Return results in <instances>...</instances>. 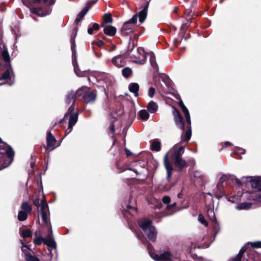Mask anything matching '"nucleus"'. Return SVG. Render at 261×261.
Here are the masks:
<instances>
[{
  "label": "nucleus",
  "mask_w": 261,
  "mask_h": 261,
  "mask_svg": "<svg viewBox=\"0 0 261 261\" xmlns=\"http://www.w3.org/2000/svg\"><path fill=\"white\" fill-rule=\"evenodd\" d=\"M184 152L183 146L174 147L172 149L167 152L164 159V164L167 171V178L169 179L172 174L173 168L168 160V156L172 154L171 159L175 166L179 169H182L187 165V162L182 158V155Z\"/></svg>",
  "instance_id": "nucleus-1"
},
{
  "label": "nucleus",
  "mask_w": 261,
  "mask_h": 261,
  "mask_svg": "<svg viewBox=\"0 0 261 261\" xmlns=\"http://www.w3.org/2000/svg\"><path fill=\"white\" fill-rule=\"evenodd\" d=\"M147 9L148 7L145 6L138 14L134 15L130 20L123 23L121 29V33L122 35L127 36L134 31V25L137 21L138 18L141 23L144 21L147 14Z\"/></svg>",
  "instance_id": "nucleus-2"
},
{
  "label": "nucleus",
  "mask_w": 261,
  "mask_h": 261,
  "mask_svg": "<svg viewBox=\"0 0 261 261\" xmlns=\"http://www.w3.org/2000/svg\"><path fill=\"white\" fill-rule=\"evenodd\" d=\"M0 170L8 166L12 163L14 156V151L6 143L0 138Z\"/></svg>",
  "instance_id": "nucleus-3"
},
{
  "label": "nucleus",
  "mask_w": 261,
  "mask_h": 261,
  "mask_svg": "<svg viewBox=\"0 0 261 261\" xmlns=\"http://www.w3.org/2000/svg\"><path fill=\"white\" fill-rule=\"evenodd\" d=\"M11 71L10 66V57L8 50L4 48L0 49V72H2V76L0 80H7L10 77ZM3 85L0 83V86Z\"/></svg>",
  "instance_id": "nucleus-4"
},
{
  "label": "nucleus",
  "mask_w": 261,
  "mask_h": 261,
  "mask_svg": "<svg viewBox=\"0 0 261 261\" xmlns=\"http://www.w3.org/2000/svg\"><path fill=\"white\" fill-rule=\"evenodd\" d=\"M34 204L40 210L41 218L46 226L48 227L49 230L51 232V226L49 220V211L48 206L44 197L40 202L38 199L34 200Z\"/></svg>",
  "instance_id": "nucleus-5"
},
{
  "label": "nucleus",
  "mask_w": 261,
  "mask_h": 261,
  "mask_svg": "<svg viewBox=\"0 0 261 261\" xmlns=\"http://www.w3.org/2000/svg\"><path fill=\"white\" fill-rule=\"evenodd\" d=\"M138 223L140 227L147 236L148 238L152 241H154L157 232L155 227L152 225L151 221L146 219H141Z\"/></svg>",
  "instance_id": "nucleus-6"
},
{
  "label": "nucleus",
  "mask_w": 261,
  "mask_h": 261,
  "mask_svg": "<svg viewBox=\"0 0 261 261\" xmlns=\"http://www.w3.org/2000/svg\"><path fill=\"white\" fill-rule=\"evenodd\" d=\"M76 94L77 96H82L84 102L86 104L93 103L96 98V93L95 91L86 87L78 89L76 91Z\"/></svg>",
  "instance_id": "nucleus-7"
},
{
  "label": "nucleus",
  "mask_w": 261,
  "mask_h": 261,
  "mask_svg": "<svg viewBox=\"0 0 261 261\" xmlns=\"http://www.w3.org/2000/svg\"><path fill=\"white\" fill-rule=\"evenodd\" d=\"M256 248H261V242L257 241L248 243L246 246L242 247L239 254L235 257L231 258L230 261H240L243 253L246 252L248 254L250 252H255V249Z\"/></svg>",
  "instance_id": "nucleus-8"
},
{
  "label": "nucleus",
  "mask_w": 261,
  "mask_h": 261,
  "mask_svg": "<svg viewBox=\"0 0 261 261\" xmlns=\"http://www.w3.org/2000/svg\"><path fill=\"white\" fill-rule=\"evenodd\" d=\"M74 33H73L71 37V48L72 53V64L74 67V70L75 73L78 76H83L84 75V73L81 72L77 67V61L75 56V38L76 36L77 29L75 28Z\"/></svg>",
  "instance_id": "nucleus-9"
},
{
  "label": "nucleus",
  "mask_w": 261,
  "mask_h": 261,
  "mask_svg": "<svg viewBox=\"0 0 261 261\" xmlns=\"http://www.w3.org/2000/svg\"><path fill=\"white\" fill-rule=\"evenodd\" d=\"M132 61L134 63L143 64L145 63L146 59V55L144 49L142 47H139L134 50L131 55Z\"/></svg>",
  "instance_id": "nucleus-10"
},
{
  "label": "nucleus",
  "mask_w": 261,
  "mask_h": 261,
  "mask_svg": "<svg viewBox=\"0 0 261 261\" xmlns=\"http://www.w3.org/2000/svg\"><path fill=\"white\" fill-rule=\"evenodd\" d=\"M69 117L68 129H72L78 119V114L74 111V106H71L67 113L65 114L63 120L67 119Z\"/></svg>",
  "instance_id": "nucleus-11"
},
{
  "label": "nucleus",
  "mask_w": 261,
  "mask_h": 261,
  "mask_svg": "<svg viewBox=\"0 0 261 261\" xmlns=\"http://www.w3.org/2000/svg\"><path fill=\"white\" fill-rule=\"evenodd\" d=\"M48 229V234L47 237L44 239L42 237H36L34 240V243L35 245H40L43 242L45 244L49 247L55 248L56 247V243L52 239L53 231H51L49 230L48 227L46 226Z\"/></svg>",
  "instance_id": "nucleus-12"
},
{
  "label": "nucleus",
  "mask_w": 261,
  "mask_h": 261,
  "mask_svg": "<svg viewBox=\"0 0 261 261\" xmlns=\"http://www.w3.org/2000/svg\"><path fill=\"white\" fill-rule=\"evenodd\" d=\"M32 209L31 205L28 202H23L20 205V210L17 215V219L20 221L25 220L28 218V215L31 213Z\"/></svg>",
  "instance_id": "nucleus-13"
},
{
  "label": "nucleus",
  "mask_w": 261,
  "mask_h": 261,
  "mask_svg": "<svg viewBox=\"0 0 261 261\" xmlns=\"http://www.w3.org/2000/svg\"><path fill=\"white\" fill-rule=\"evenodd\" d=\"M147 248L150 257L156 261H173L172 256L169 251L165 252L164 253L159 255L151 252L152 246L151 244H147Z\"/></svg>",
  "instance_id": "nucleus-14"
},
{
  "label": "nucleus",
  "mask_w": 261,
  "mask_h": 261,
  "mask_svg": "<svg viewBox=\"0 0 261 261\" xmlns=\"http://www.w3.org/2000/svg\"><path fill=\"white\" fill-rule=\"evenodd\" d=\"M174 120L176 123V125L177 127L181 128L182 130L184 129V122L183 120V118L180 114L179 112L175 109V112L174 113Z\"/></svg>",
  "instance_id": "nucleus-15"
},
{
  "label": "nucleus",
  "mask_w": 261,
  "mask_h": 261,
  "mask_svg": "<svg viewBox=\"0 0 261 261\" xmlns=\"http://www.w3.org/2000/svg\"><path fill=\"white\" fill-rule=\"evenodd\" d=\"M32 11L33 13L43 17L49 14L51 9L50 8H47L45 10H43L42 8H33Z\"/></svg>",
  "instance_id": "nucleus-16"
},
{
  "label": "nucleus",
  "mask_w": 261,
  "mask_h": 261,
  "mask_svg": "<svg viewBox=\"0 0 261 261\" xmlns=\"http://www.w3.org/2000/svg\"><path fill=\"white\" fill-rule=\"evenodd\" d=\"M249 182L252 188L258 191H261V177L250 179Z\"/></svg>",
  "instance_id": "nucleus-17"
},
{
  "label": "nucleus",
  "mask_w": 261,
  "mask_h": 261,
  "mask_svg": "<svg viewBox=\"0 0 261 261\" xmlns=\"http://www.w3.org/2000/svg\"><path fill=\"white\" fill-rule=\"evenodd\" d=\"M112 62L113 64L118 67H122L124 65V59L123 58L120 56H116L114 57L112 60Z\"/></svg>",
  "instance_id": "nucleus-18"
},
{
  "label": "nucleus",
  "mask_w": 261,
  "mask_h": 261,
  "mask_svg": "<svg viewBox=\"0 0 261 261\" xmlns=\"http://www.w3.org/2000/svg\"><path fill=\"white\" fill-rule=\"evenodd\" d=\"M46 141L48 148L54 147L57 142L56 138L50 132L47 133Z\"/></svg>",
  "instance_id": "nucleus-19"
},
{
  "label": "nucleus",
  "mask_w": 261,
  "mask_h": 261,
  "mask_svg": "<svg viewBox=\"0 0 261 261\" xmlns=\"http://www.w3.org/2000/svg\"><path fill=\"white\" fill-rule=\"evenodd\" d=\"M179 105L185 114L187 122L190 124V116L188 109L185 106L182 100L179 101Z\"/></svg>",
  "instance_id": "nucleus-20"
},
{
  "label": "nucleus",
  "mask_w": 261,
  "mask_h": 261,
  "mask_svg": "<svg viewBox=\"0 0 261 261\" xmlns=\"http://www.w3.org/2000/svg\"><path fill=\"white\" fill-rule=\"evenodd\" d=\"M78 97L76 94V92L74 93L73 91H71L69 92L68 95H67L65 101L66 103L67 104H69L71 102H72L71 106H74V101L75 97Z\"/></svg>",
  "instance_id": "nucleus-21"
},
{
  "label": "nucleus",
  "mask_w": 261,
  "mask_h": 261,
  "mask_svg": "<svg viewBox=\"0 0 261 261\" xmlns=\"http://www.w3.org/2000/svg\"><path fill=\"white\" fill-rule=\"evenodd\" d=\"M103 32L105 34L112 36H114L116 33V29L112 25H107L103 29Z\"/></svg>",
  "instance_id": "nucleus-22"
},
{
  "label": "nucleus",
  "mask_w": 261,
  "mask_h": 261,
  "mask_svg": "<svg viewBox=\"0 0 261 261\" xmlns=\"http://www.w3.org/2000/svg\"><path fill=\"white\" fill-rule=\"evenodd\" d=\"M147 109L150 113H155L158 111V106L153 101H150L147 106Z\"/></svg>",
  "instance_id": "nucleus-23"
},
{
  "label": "nucleus",
  "mask_w": 261,
  "mask_h": 261,
  "mask_svg": "<svg viewBox=\"0 0 261 261\" xmlns=\"http://www.w3.org/2000/svg\"><path fill=\"white\" fill-rule=\"evenodd\" d=\"M129 90L130 92L133 93L135 97H138L139 95L138 91L139 89V86L137 83H131L128 86Z\"/></svg>",
  "instance_id": "nucleus-24"
},
{
  "label": "nucleus",
  "mask_w": 261,
  "mask_h": 261,
  "mask_svg": "<svg viewBox=\"0 0 261 261\" xmlns=\"http://www.w3.org/2000/svg\"><path fill=\"white\" fill-rule=\"evenodd\" d=\"M149 57V61L151 66L154 69L158 68V64L156 62L155 55L153 53L150 52L147 55Z\"/></svg>",
  "instance_id": "nucleus-25"
},
{
  "label": "nucleus",
  "mask_w": 261,
  "mask_h": 261,
  "mask_svg": "<svg viewBox=\"0 0 261 261\" xmlns=\"http://www.w3.org/2000/svg\"><path fill=\"white\" fill-rule=\"evenodd\" d=\"M228 179V176L226 175H222L219 179V181L217 185L218 190H219L220 193H223V183L226 181Z\"/></svg>",
  "instance_id": "nucleus-26"
},
{
  "label": "nucleus",
  "mask_w": 261,
  "mask_h": 261,
  "mask_svg": "<svg viewBox=\"0 0 261 261\" xmlns=\"http://www.w3.org/2000/svg\"><path fill=\"white\" fill-rule=\"evenodd\" d=\"M19 234L23 238H30L32 236V232L30 229H20Z\"/></svg>",
  "instance_id": "nucleus-27"
},
{
  "label": "nucleus",
  "mask_w": 261,
  "mask_h": 261,
  "mask_svg": "<svg viewBox=\"0 0 261 261\" xmlns=\"http://www.w3.org/2000/svg\"><path fill=\"white\" fill-rule=\"evenodd\" d=\"M95 2H93V1L88 2L86 4V7L79 14V15L81 16L82 17H83L86 15V14L87 13L89 8L90 7L91 5H93V4H95Z\"/></svg>",
  "instance_id": "nucleus-28"
},
{
  "label": "nucleus",
  "mask_w": 261,
  "mask_h": 261,
  "mask_svg": "<svg viewBox=\"0 0 261 261\" xmlns=\"http://www.w3.org/2000/svg\"><path fill=\"white\" fill-rule=\"evenodd\" d=\"M251 204L249 202H243L237 206L236 208L239 210H248L251 206Z\"/></svg>",
  "instance_id": "nucleus-29"
},
{
  "label": "nucleus",
  "mask_w": 261,
  "mask_h": 261,
  "mask_svg": "<svg viewBox=\"0 0 261 261\" xmlns=\"http://www.w3.org/2000/svg\"><path fill=\"white\" fill-rule=\"evenodd\" d=\"M188 126V129L186 130L184 137V140L185 141H188L191 137V124H190L189 123Z\"/></svg>",
  "instance_id": "nucleus-30"
},
{
  "label": "nucleus",
  "mask_w": 261,
  "mask_h": 261,
  "mask_svg": "<svg viewBox=\"0 0 261 261\" xmlns=\"http://www.w3.org/2000/svg\"><path fill=\"white\" fill-rule=\"evenodd\" d=\"M207 214L208 217L210 218L211 220H212L213 222L216 221V218L213 209L208 208L207 211Z\"/></svg>",
  "instance_id": "nucleus-31"
},
{
  "label": "nucleus",
  "mask_w": 261,
  "mask_h": 261,
  "mask_svg": "<svg viewBox=\"0 0 261 261\" xmlns=\"http://www.w3.org/2000/svg\"><path fill=\"white\" fill-rule=\"evenodd\" d=\"M139 115L141 118L144 120H147L149 117V114L146 110H141L139 112Z\"/></svg>",
  "instance_id": "nucleus-32"
},
{
  "label": "nucleus",
  "mask_w": 261,
  "mask_h": 261,
  "mask_svg": "<svg viewBox=\"0 0 261 261\" xmlns=\"http://www.w3.org/2000/svg\"><path fill=\"white\" fill-rule=\"evenodd\" d=\"M160 142L157 141H154L151 144V149L154 151H159L161 149Z\"/></svg>",
  "instance_id": "nucleus-33"
},
{
  "label": "nucleus",
  "mask_w": 261,
  "mask_h": 261,
  "mask_svg": "<svg viewBox=\"0 0 261 261\" xmlns=\"http://www.w3.org/2000/svg\"><path fill=\"white\" fill-rule=\"evenodd\" d=\"M122 73L124 77H127L132 74V70L129 67H125L122 70Z\"/></svg>",
  "instance_id": "nucleus-34"
},
{
  "label": "nucleus",
  "mask_w": 261,
  "mask_h": 261,
  "mask_svg": "<svg viewBox=\"0 0 261 261\" xmlns=\"http://www.w3.org/2000/svg\"><path fill=\"white\" fill-rule=\"evenodd\" d=\"M113 21L112 15L110 14H106L103 16V22L104 23H111Z\"/></svg>",
  "instance_id": "nucleus-35"
},
{
  "label": "nucleus",
  "mask_w": 261,
  "mask_h": 261,
  "mask_svg": "<svg viewBox=\"0 0 261 261\" xmlns=\"http://www.w3.org/2000/svg\"><path fill=\"white\" fill-rule=\"evenodd\" d=\"M198 220L199 222L204 225L205 226H207L208 223L207 221L205 219L204 216L202 214H199L198 215Z\"/></svg>",
  "instance_id": "nucleus-36"
},
{
  "label": "nucleus",
  "mask_w": 261,
  "mask_h": 261,
  "mask_svg": "<svg viewBox=\"0 0 261 261\" xmlns=\"http://www.w3.org/2000/svg\"><path fill=\"white\" fill-rule=\"evenodd\" d=\"M99 25L97 23H94L93 24V26L92 28H89L88 29V33L90 35H92L93 34V31H97L99 29Z\"/></svg>",
  "instance_id": "nucleus-37"
},
{
  "label": "nucleus",
  "mask_w": 261,
  "mask_h": 261,
  "mask_svg": "<svg viewBox=\"0 0 261 261\" xmlns=\"http://www.w3.org/2000/svg\"><path fill=\"white\" fill-rule=\"evenodd\" d=\"M26 256V259L28 261H40L39 259L37 258V257L32 255L31 254H25Z\"/></svg>",
  "instance_id": "nucleus-38"
},
{
  "label": "nucleus",
  "mask_w": 261,
  "mask_h": 261,
  "mask_svg": "<svg viewBox=\"0 0 261 261\" xmlns=\"http://www.w3.org/2000/svg\"><path fill=\"white\" fill-rule=\"evenodd\" d=\"M43 3L47 6H51L55 4L56 0H43Z\"/></svg>",
  "instance_id": "nucleus-39"
},
{
  "label": "nucleus",
  "mask_w": 261,
  "mask_h": 261,
  "mask_svg": "<svg viewBox=\"0 0 261 261\" xmlns=\"http://www.w3.org/2000/svg\"><path fill=\"white\" fill-rule=\"evenodd\" d=\"M154 93H155V89L153 87H150L148 90V96L152 98L154 95Z\"/></svg>",
  "instance_id": "nucleus-40"
},
{
  "label": "nucleus",
  "mask_w": 261,
  "mask_h": 261,
  "mask_svg": "<svg viewBox=\"0 0 261 261\" xmlns=\"http://www.w3.org/2000/svg\"><path fill=\"white\" fill-rule=\"evenodd\" d=\"M170 197L168 196H165L162 199V201L165 204H168L170 202Z\"/></svg>",
  "instance_id": "nucleus-41"
},
{
  "label": "nucleus",
  "mask_w": 261,
  "mask_h": 261,
  "mask_svg": "<svg viewBox=\"0 0 261 261\" xmlns=\"http://www.w3.org/2000/svg\"><path fill=\"white\" fill-rule=\"evenodd\" d=\"M21 244H22L21 249L23 252L27 251L28 249H30V248L28 247V246L24 245L22 241L21 242Z\"/></svg>",
  "instance_id": "nucleus-42"
},
{
  "label": "nucleus",
  "mask_w": 261,
  "mask_h": 261,
  "mask_svg": "<svg viewBox=\"0 0 261 261\" xmlns=\"http://www.w3.org/2000/svg\"><path fill=\"white\" fill-rule=\"evenodd\" d=\"M127 210L130 212L131 213L132 211H134V212H136V210L135 208V207H132L130 205H128L127 206Z\"/></svg>",
  "instance_id": "nucleus-43"
},
{
  "label": "nucleus",
  "mask_w": 261,
  "mask_h": 261,
  "mask_svg": "<svg viewBox=\"0 0 261 261\" xmlns=\"http://www.w3.org/2000/svg\"><path fill=\"white\" fill-rule=\"evenodd\" d=\"M96 44L98 46H102V45H103L104 44V42L102 40H99L97 42H96Z\"/></svg>",
  "instance_id": "nucleus-44"
},
{
  "label": "nucleus",
  "mask_w": 261,
  "mask_h": 261,
  "mask_svg": "<svg viewBox=\"0 0 261 261\" xmlns=\"http://www.w3.org/2000/svg\"><path fill=\"white\" fill-rule=\"evenodd\" d=\"M175 205H176V203L174 202V203H173L172 204L168 205L167 206V209H171V208L174 207Z\"/></svg>",
  "instance_id": "nucleus-45"
},
{
  "label": "nucleus",
  "mask_w": 261,
  "mask_h": 261,
  "mask_svg": "<svg viewBox=\"0 0 261 261\" xmlns=\"http://www.w3.org/2000/svg\"><path fill=\"white\" fill-rule=\"evenodd\" d=\"M48 256H49V261H50L51 260V258L53 257V254L51 253V250L49 249H48Z\"/></svg>",
  "instance_id": "nucleus-46"
},
{
  "label": "nucleus",
  "mask_w": 261,
  "mask_h": 261,
  "mask_svg": "<svg viewBox=\"0 0 261 261\" xmlns=\"http://www.w3.org/2000/svg\"><path fill=\"white\" fill-rule=\"evenodd\" d=\"M83 17H82L81 16H79V15H77L76 19H75V21L76 22H79V21H80L82 19Z\"/></svg>",
  "instance_id": "nucleus-47"
},
{
  "label": "nucleus",
  "mask_w": 261,
  "mask_h": 261,
  "mask_svg": "<svg viewBox=\"0 0 261 261\" xmlns=\"http://www.w3.org/2000/svg\"><path fill=\"white\" fill-rule=\"evenodd\" d=\"M83 17H82L81 16H79V15H77L76 19H75V21L76 22H79V21H80L82 19Z\"/></svg>",
  "instance_id": "nucleus-48"
},
{
  "label": "nucleus",
  "mask_w": 261,
  "mask_h": 261,
  "mask_svg": "<svg viewBox=\"0 0 261 261\" xmlns=\"http://www.w3.org/2000/svg\"><path fill=\"white\" fill-rule=\"evenodd\" d=\"M138 238L139 240H141L142 243H144L145 241H146V239L144 238H141V237L139 235H138Z\"/></svg>",
  "instance_id": "nucleus-49"
},
{
  "label": "nucleus",
  "mask_w": 261,
  "mask_h": 261,
  "mask_svg": "<svg viewBox=\"0 0 261 261\" xmlns=\"http://www.w3.org/2000/svg\"><path fill=\"white\" fill-rule=\"evenodd\" d=\"M125 152H126V154L127 156L130 155L132 153L131 152L126 148L125 149Z\"/></svg>",
  "instance_id": "nucleus-50"
},
{
  "label": "nucleus",
  "mask_w": 261,
  "mask_h": 261,
  "mask_svg": "<svg viewBox=\"0 0 261 261\" xmlns=\"http://www.w3.org/2000/svg\"><path fill=\"white\" fill-rule=\"evenodd\" d=\"M236 182L239 186H242L241 181L239 179H236Z\"/></svg>",
  "instance_id": "nucleus-51"
},
{
  "label": "nucleus",
  "mask_w": 261,
  "mask_h": 261,
  "mask_svg": "<svg viewBox=\"0 0 261 261\" xmlns=\"http://www.w3.org/2000/svg\"><path fill=\"white\" fill-rule=\"evenodd\" d=\"M239 151H240V153L241 154H244L245 153V150L242 149V148H241V149H239Z\"/></svg>",
  "instance_id": "nucleus-52"
},
{
  "label": "nucleus",
  "mask_w": 261,
  "mask_h": 261,
  "mask_svg": "<svg viewBox=\"0 0 261 261\" xmlns=\"http://www.w3.org/2000/svg\"><path fill=\"white\" fill-rule=\"evenodd\" d=\"M111 130H112V132H114L115 127L114 124L111 125Z\"/></svg>",
  "instance_id": "nucleus-53"
},
{
  "label": "nucleus",
  "mask_w": 261,
  "mask_h": 261,
  "mask_svg": "<svg viewBox=\"0 0 261 261\" xmlns=\"http://www.w3.org/2000/svg\"><path fill=\"white\" fill-rule=\"evenodd\" d=\"M23 1L24 0H22ZM34 2V3H39L41 2V0H33Z\"/></svg>",
  "instance_id": "nucleus-54"
},
{
  "label": "nucleus",
  "mask_w": 261,
  "mask_h": 261,
  "mask_svg": "<svg viewBox=\"0 0 261 261\" xmlns=\"http://www.w3.org/2000/svg\"><path fill=\"white\" fill-rule=\"evenodd\" d=\"M71 130H72V129H68V128L67 129L66 131V133L67 134H68V133L71 132Z\"/></svg>",
  "instance_id": "nucleus-55"
},
{
  "label": "nucleus",
  "mask_w": 261,
  "mask_h": 261,
  "mask_svg": "<svg viewBox=\"0 0 261 261\" xmlns=\"http://www.w3.org/2000/svg\"><path fill=\"white\" fill-rule=\"evenodd\" d=\"M71 130H72V129H68V128L67 129L66 131V133L67 134H68V133L71 132Z\"/></svg>",
  "instance_id": "nucleus-56"
},
{
  "label": "nucleus",
  "mask_w": 261,
  "mask_h": 261,
  "mask_svg": "<svg viewBox=\"0 0 261 261\" xmlns=\"http://www.w3.org/2000/svg\"><path fill=\"white\" fill-rule=\"evenodd\" d=\"M225 144L226 145H231V143L229 142H225Z\"/></svg>",
  "instance_id": "nucleus-57"
},
{
  "label": "nucleus",
  "mask_w": 261,
  "mask_h": 261,
  "mask_svg": "<svg viewBox=\"0 0 261 261\" xmlns=\"http://www.w3.org/2000/svg\"><path fill=\"white\" fill-rule=\"evenodd\" d=\"M181 195H182V194H181V193H178V198H181Z\"/></svg>",
  "instance_id": "nucleus-58"
},
{
  "label": "nucleus",
  "mask_w": 261,
  "mask_h": 261,
  "mask_svg": "<svg viewBox=\"0 0 261 261\" xmlns=\"http://www.w3.org/2000/svg\"><path fill=\"white\" fill-rule=\"evenodd\" d=\"M245 178H250V177H242V180H243Z\"/></svg>",
  "instance_id": "nucleus-59"
},
{
  "label": "nucleus",
  "mask_w": 261,
  "mask_h": 261,
  "mask_svg": "<svg viewBox=\"0 0 261 261\" xmlns=\"http://www.w3.org/2000/svg\"><path fill=\"white\" fill-rule=\"evenodd\" d=\"M31 167H33V166H34V164H33V163H32V164H31Z\"/></svg>",
  "instance_id": "nucleus-60"
},
{
  "label": "nucleus",
  "mask_w": 261,
  "mask_h": 261,
  "mask_svg": "<svg viewBox=\"0 0 261 261\" xmlns=\"http://www.w3.org/2000/svg\"><path fill=\"white\" fill-rule=\"evenodd\" d=\"M218 231H216V234L218 233Z\"/></svg>",
  "instance_id": "nucleus-61"
}]
</instances>
